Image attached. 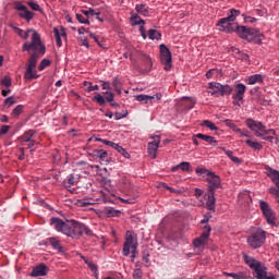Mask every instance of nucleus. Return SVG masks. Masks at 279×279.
Segmentation results:
<instances>
[{"label": "nucleus", "instance_id": "nucleus-1", "mask_svg": "<svg viewBox=\"0 0 279 279\" xmlns=\"http://www.w3.org/2000/svg\"><path fill=\"white\" fill-rule=\"evenodd\" d=\"M17 36L27 40L31 36V41H25L22 46V51H27L29 54L26 72L24 74L25 80H38V74H36V66H38V60L40 56H45L47 48L43 45V40L40 39V34L33 28H28L27 31H23L21 28H15Z\"/></svg>", "mask_w": 279, "mask_h": 279}, {"label": "nucleus", "instance_id": "nucleus-2", "mask_svg": "<svg viewBox=\"0 0 279 279\" xmlns=\"http://www.w3.org/2000/svg\"><path fill=\"white\" fill-rule=\"evenodd\" d=\"M50 223L57 232H61L71 239H80L82 234L93 236V230H90L86 225L75 220L64 221L60 218H51Z\"/></svg>", "mask_w": 279, "mask_h": 279}, {"label": "nucleus", "instance_id": "nucleus-3", "mask_svg": "<svg viewBox=\"0 0 279 279\" xmlns=\"http://www.w3.org/2000/svg\"><path fill=\"white\" fill-rule=\"evenodd\" d=\"M246 126L251 132H254V135L263 141H268V143H274V136H276V130L267 129L263 122L254 120L252 118L245 121Z\"/></svg>", "mask_w": 279, "mask_h": 279}, {"label": "nucleus", "instance_id": "nucleus-4", "mask_svg": "<svg viewBox=\"0 0 279 279\" xmlns=\"http://www.w3.org/2000/svg\"><path fill=\"white\" fill-rule=\"evenodd\" d=\"M236 16H241V11L231 9L227 17H222L218 21L217 27L219 32H225V34L236 32V23H234Z\"/></svg>", "mask_w": 279, "mask_h": 279}, {"label": "nucleus", "instance_id": "nucleus-5", "mask_svg": "<svg viewBox=\"0 0 279 279\" xmlns=\"http://www.w3.org/2000/svg\"><path fill=\"white\" fill-rule=\"evenodd\" d=\"M244 263L255 271L256 279H276L275 276L267 275V267L263 265V263L258 262L256 258L248 256L246 254L243 255Z\"/></svg>", "mask_w": 279, "mask_h": 279}, {"label": "nucleus", "instance_id": "nucleus-6", "mask_svg": "<svg viewBox=\"0 0 279 279\" xmlns=\"http://www.w3.org/2000/svg\"><path fill=\"white\" fill-rule=\"evenodd\" d=\"M265 241H267V232L263 229H257L247 238V244L253 250L263 247V245H265Z\"/></svg>", "mask_w": 279, "mask_h": 279}, {"label": "nucleus", "instance_id": "nucleus-7", "mask_svg": "<svg viewBox=\"0 0 279 279\" xmlns=\"http://www.w3.org/2000/svg\"><path fill=\"white\" fill-rule=\"evenodd\" d=\"M209 93L214 97H226L232 95V87L230 85H221L220 83H209Z\"/></svg>", "mask_w": 279, "mask_h": 279}, {"label": "nucleus", "instance_id": "nucleus-8", "mask_svg": "<svg viewBox=\"0 0 279 279\" xmlns=\"http://www.w3.org/2000/svg\"><path fill=\"white\" fill-rule=\"evenodd\" d=\"M235 32L238 36H240L243 40H247L248 43H252L254 38L260 36V31L246 26H239V24H236Z\"/></svg>", "mask_w": 279, "mask_h": 279}, {"label": "nucleus", "instance_id": "nucleus-9", "mask_svg": "<svg viewBox=\"0 0 279 279\" xmlns=\"http://www.w3.org/2000/svg\"><path fill=\"white\" fill-rule=\"evenodd\" d=\"M13 8L14 10H16L20 19H23L24 21H26V23H31L32 21H34V16H36V13L29 11V9L25 4H23V2L15 1L13 3Z\"/></svg>", "mask_w": 279, "mask_h": 279}, {"label": "nucleus", "instance_id": "nucleus-10", "mask_svg": "<svg viewBox=\"0 0 279 279\" xmlns=\"http://www.w3.org/2000/svg\"><path fill=\"white\" fill-rule=\"evenodd\" d=\"M259 208H260L262 215L266 219L268 226H276V211H274V209H271V206H269V203L260 199Z\"/></svg>", "mask_w": 279, "mask_h": 279}, {"label": "nucleus", "instance_id": "nucleus-11", "mask_svg": "<svg viewBox=\"0 0 279 279\" xmlns=\"http://www.w3.org/2000/svg\"><path fill=\"white\" fill-rule=\"evenodd\" d=\"M136 242L134 240V235H132V232L126 231L125 240L123 244L122 254L123 256H130V252L132 250V258H136Z\"/></svg>", "mask_w": 279, "mask_h": 279}, {"label": "nucleus", "instance_id": "nucleus-12", "mask_svg": "<svg viewBox=\"0 0 279 279\" xmlns=\"http://www.w3.org/2000/svg\"><path fill=\"white\" fill-rule=\"evenodd\" d=\"M211 230L213 229L208 225H206L203 228V232H202L201 236L196 238L193 241V246L195 247V250H199L202 252L204 250V247H206V241H208V236H210Z\"/></svg>", "mask_w": 279, "mask_h": 279}, {"label": "nucleus", "instance_id": "nucleus-13", "mask_svg": "<svg viewBox=\"0 0 279 279\" xmlns=\"http://www.w3.org/2000/svg\"><path fill=\"white\" fill-rule=\"evenodd\" d=\"M159 49H160L161 62L162 64H165V71H171V62H172L171 50H169L165 44H161L159 46Z\"/></svg>", "mask_w": 279, "mask_h": 279}, {"label": "nucleus", "instance_id": "nucleus-14", "mask_svg": "<svg viewBox=\"0 0 279 279\" xmlns=\"http://www.w3.org/2000/svg\"><path fill=\"white\" fill-rule=\"evenodd\" d=\"M207 184H208V192L215 193L217 189H221V178L215 174V172H207Z\"/></svg>", "mask_w": 279, "mask_h": 279}, {"label": "nucleus", "instance_id": "nucleus-15", "mask_svg": "<svg viewBox=\"0 0 279 279\" xmlns=\"http://www.w3.org/2000/svg\"><path fill=\"white\" fill-rule=\"evenodd\" d=\"M154 141L148 143V154L153 159L156 158V151L160 147V137L158 135L153 136Z\"/></svg>", "mask_w": 279, "mask_h": 279}, {"label": "nucleus", "instance_id": "nucleus-16", "mask_svg": "<svg viewBox=\"0 0 279 279\" xmlns=\"http://www.w3.org/2000/svg\"><path fill=\"white\" fill-rule=\"evenodd\" d=\"M245 90H247V87L243 83H239L235 85V93L232 96V99H235L236 101H243V97H245Z\"/></svg>", "mask_w": 279, "mask_h": 279}, {"label": "nucleus", "instance_id": "nucleus-17", "mask_svg": "<svg viewBox=\"0 0 279 279\" xmlns=\"http://www.w3.org/2000/svg\"><path fill=\"white\" fill-rule=\"evenodd\" d=\"M265 169H266V175H268L271 182H274L277 189H279V171L269 166H266Z\"/></svg>", "mask_w": 279, "mask_h": 279}, {"label": "nucleus", "instance_id": "nucleus-18", "mask_svg": "<svg viewBox=\"0 0 279 279\" xmlns=\"http://www.w3.org/2000/svg\"><path fill=\"white\" fill-rule=\"evenodd\" d=\"M47 271H49V268L45 264H40L33 268L31 276L32 278H38L40 276H47Z\"/></svg>", "mask_w": 279, "mask_h": 279}, {"label": "nucleus", "instance_id": "nucleus-19", "mask_svg": "<svg viewBox=\"0 0 279 279\" xmlns=\"http://www.w3.org/2000/svg\"><path fill=\"white\" fill-rule=\"evenodd\" d=\"M264 80L265 77L263 76V74H253L245 78L244 82L245 84H248V86H254V84H263Z\"/></svg>", "mask_w": 279, "mask_h": 279}, {"label": "nucleus", "instance_id": "nucleus-20", "mask_svg": "<svg viewBox=\"0 0 279 279\" xmlns=\"http://www.w3.org/2000/svg\"><path fill=\"white\" fill-rule=\"evenodd\" d=\"M205 199L208 210H215V204L217 202L215 198V192H208V194L205 195Z\"/></svg>", "mask_w": 279, "mask_h": 279}, {"label": "nucleus", "instance_id": "nucleus-21", "mask_svg": "<svg viewBox=\"0 0 279 279\" xmlns=\"http://www.w3.org/2000/svg\"><path fill=\"white\" fill-rule=\"evenodd\" d=\"M53 34L57 40V46L62 47V37L65 38L66 32H64V28L58 29V27L53 28Z\"/></svg>", "mask_w": 279, "mask_h": 279}, {"label": "nucleus", "instance_id": "nucleus-22", "mask_svg": "<svg viewBox=\"0 0 279 279\" xmlns=\"http://www.w3.org/2000/svg\"><path fill=\"white\" fill-rule=\"evenodd\" d=\"M34 134H36V132H34L33 130L26 131L21 137V145H23L25 147V144H27L29 141H33L32 138H34Z\"/></svg>", "mask_w": 279, "mask_h": 279}, {"label": "nucleus", "instance_id": "nucleus-23", "mask_svg": "<svg viewBox=\"0 0 279 279\" xmlns=\"http://www.w3.org/2000/svg\"><path fill=\"white\" fill-rule=\"evenodd\" d=\"M111 86L113 88L114 92H117L118 95H121V89L123 88V82H121V78H119V76H116L112 82H111Z\"/></svg>", "mask_w": 279, "mask_h": 279}, {"label": "nucleus", "instance_id": "nucleus-24", "mask_svg": "<svg viewBox=\"0 0 279 279\" xmlns=\"http://www.w3.org/2000/svg\"><path fill=\"white\" fill-rule=\"evenodd\" d=\"M225 276L233 279H250V275L245 271H240L238 274L234 272H225Z\"/></svg>", "mask_w": 279, "mask_h": 279}, {"label": "nucleus", "instance_id": "nucleus-25", "mask_svg": "<svg viewBox=\"0 0 279 279\" xmlns=\"http://www.w3.org/2000/svg\"><path fill=\"white\" fill-rule=\"evenodd\" d=\"M185 110H193L195 108V100L190 97H184L181 102Z\"/></svg>", "mask_w": 279, "mask_h": 279}, {"label": "nucleus", "instance_id": "nucleus-26", "mask_svg": "<svg viewBox=\"0 0 279 279\" xmlns=\"http://www.w3.org/2000/svg\"><path fill=\"white\" fill-rule=\"evenodd\" d=\"M135 10L137 14H142V16H149V7H147V4H136Z\"/></svg>", "mask_w": 279, "mask_h": 279}, {"label": "nucleus", "instance_id": "nucleus-27", "mask_svg": "<svg viewBox=\"0 0 279 279\" xmlns=\"http://www.w3.org/2000/svg\"><path fill=\"white\" fill-rule=\"evenodd\" d=\"M136 101H141L144 104H154L155 96H147V95H137L135 96Z\"/></svg>", "mask_w": 279, "mask_h": 279}, {"label": "nucleus", "instance_id": "nucleus-28", "mask_svg": "<svg viewBox=\"0 0 279 279\" xmlns=\"http://www.w3.org/2000/svg\"><path fill=\"white\" fill-rule=\"evenodd\" d=\"M49 244L53 247V250H57L58 252H64V247H62V244H60V241L56 238H49Z\"/></svg>", "mask_w": 279, "mask_h": 279}, {"label": "nucleus", "instance_id": "nucleus-29", "mask_svg": "<svg viewBox=\"0 0 279 279\" xmlns=\"http://www.w3.org/2000/svg\"><path fill=\"white\" fill-rule=\"evenodd\" d=\"M196 138H201V141H205V143H209V145H215L217 143L215 137L202 133L196 134Z\"/></svg>", "mask_w": 279, "mask_h": 279}, {"label": "nucleus", "instance_id": "nucleus-30", "mask_svg": "<svg viewBox=\"0 0 279 279\" xmlns=\"http://www.w3.org/2000/svg\"><path fill=\"white\" fill-rule=\"evenodd\" d=\"M131 25H145V20L136 13H131Z\"/></svg>", "mask_w": 279, "mask_h": 279}, {"label": "nucleus", "instance_id": "nucleus-31", "mask_svg": "<svg viewBox=\"0 0 279 279\" xmlns=\"http://www.w3.org/2000/svg\"><path fill=\"white\" fill-rule=\"evenodd\" d=\"M231 50L238 56V58H240V60H243L244 62H250V56L247 53L241 52L239 48H231Z\"/></svg>", "mask_w": 279, "mask_h": 279}, {"label": "nucleus", "instance_id": "nucleus-32", "mask_svg": "<svg viewBox=\"0 0 279 279\" xmlns=\"http://www.w3.org/2000/svg\"><path fill=\"white\" fill-rule=\"evenodd\" d=\"M245 143H246V145H248V147H251V149H255L257 151H260V149H263V144H260L258 142H254L252 140H246Z\"/></svg>", "mask_w": 279, "mask_h": 279}, {"label": "nucleus", "instance_id": "nucleus-33", "mask_svg": "<svg viewBox=\"0 0 279 279\" xmlns=\"http://www.w3.org/2000/svg\"><path fill=\"white\" fill-rule=\"evenodd\" d=\"M148 38L150 40H160V38H162V35L156 29H149L148 31Z\"/></svg>", "mask_w": 279, "mask_h": 279}, {"label": "nucleus", "instance_id": "nucleus-34", "mask_svg": "<svg viewBox=\"0 0 279 279\" xmlns=\"http://www.w3.org/2000/svg\"><path fill=\"white\" fill-rule=\"evenodd\" d=\"M223 151L226 156L232 160V162H235V165H241V159L239 157H234V153H232V150H226V148H223Z\"/></svg>", "mask_w": 279, "mask_h": 279}, {"label": "nucleus", "instance_id": "nucleus-35", "mask_svg": "<svg viewBox=\"0 0 279 279\" xmlns=\"http://www.w3.org/2000/svg\"><path fill=\"white\" fill-rule=\"evenodd\" d=\"M25 107L23 105H17L13 111L11 112V116L16 119V117H21V114L23 113V109Z\"/></svg>", "mask_w": 279, "mask_h": 279}, {"label": "nucleus", "instance_id": "nucleus-36", "mask_svg": "<svg viewBox=\"0 0 279 279\" xmlns=\"http://www.w3.org/2000/svg\"><path fill=\"white\" fill-rule=\"evenodd\" d=\"M119 210L112 208V207H108L105 209V214L107 217H119Z\"/></svg>", "mask_w": 279, "mask_h": 279}, {"label": "nucleus", "instance_id": "nucleus-37", "mask_svg": "<svg viewBox=\"0 0 279 279\" xmlns=\"http://www.w3.org/2000/svg\"><path fill=\"white\" fill-rule=\"evenodd\" d=\"M84 86L87 93H93V90H99V85H93L90 82H84Z\"/></svg>", "mask_w": 279, "mask_h": 279}, {"label": "nucleus", "instance_id": "nucleus-38", "mask_svg": "<svg viewBox=\"0 0 279 279\" xmlns=\"http://www.w3.org/2000/svg\"><path fill=\"white\" fill-rule=\"evenodd\" d=\"M27 5L34 10V12H40L43 14V8L39 7L38 3L34 1H28Z\"/></svg>", "mask_w": 279, "mask_h": 279}, {"label": "nucleus", "instance_id": "nucleus-39", "mask_svg": "<svg viewBox=\"0 0 279 279\" xmlns=\"http://www.w3.org/2000/svg\"><path fill=\"white\" fill-rule=\"evenodd\" d=\"M144 64L146 66L145 71L147 72L151 71L153 63H151V58L149 56L144 57Z\"/></svg>", "mask_w": 279, "mask_h": 279}, {"label": "nucleus", "instance_id": "nucleus-40", "mask_svg": "<svg viewBox=\"0 0 279 279\" xmlns=\"http://www.w3.org/2000/svg\"><path fill=\"white\" fill-rule=\"evenodd\" d=\"M82 258H83L84 263L87 265V267L90 268L92 271H97V265H95L93 263V260H90V259H88L86 257H82Z\"/></svg>", "mask_w": 279, "mask_h": 279}, {"label": "nucleus", "instance_id": "nucleus-41", "mask_svg": "<svg viewBox=\"0 0 279 279\" xmlns=\"http://www.w3.org/2000/svg\"><path fill=\"white\" fill-rule=\"evenodd\" d=\"M93 101H97V104H99V106H106V98H104V96H101V94H97L93 98Z\"/></svg>", "mask_w": 279, "mask_h": 279}, {"label": "nucleus", "instance_id": "nucleus-42", "mask_svg": "<svg viewBox=\"0 0 279 279\" xmlns=\"http://www.w3.org/2000/svg\"><path fill=\"white\" fill-rule=\"evenodd\" d=\"M73 184H75V177H73V174H71L66 181H64V186L65 189H71V186H73Z\"/></svg>", "mask_w": 279, "mask_h": 279}, {"label": "nucleus", "instance_id": "nucleus-43", "mask_svg": "<svg viewBox=\"0 0 279 279\" xmlns=\"http://www.w3.org/2000/svg\"><path fill=\"white\" fill-rule=\"evenodd\" d=\"M51 65V61L48 59H44L39 65H38V71H45L46 66H50Z\"/></svg>", "mask_w": 279, "mask_h": 279}, {"label": "nucleus", "instance_id": "nucleus-44", "mask_svg": "<svg viewBox=\"0 0 279 279\" xmlns=\"http://www.w3.org/2000/svg\"><path fill=\"white\" fill-rule=\"evenodd\" d=\"M76 20L78 23H82L84 25H90V21L87 20V17H84V15L76 13Z\"/></svg>", "mask_w": 279, "mask_h": 279}, {"label": "nucleus", "instance_id": "nucleus-45", "mask_svg": "<svg viewBox=\"0 0 279 279\" xmlns=\"http://www.w3.org/2000/svg\"><path fill=\"white\" fill-rule=\"evenodd\" d=\"M175 169H181L182 171H189L191 169V163L189 161H183Z\"/></svg>", "mask_w": 279, "mask_h": 279}, {"label": "nucleus", "instance_id": "nucleus-46", "mask_svg": "<svg viewBox=\"0 0 279 279\" xmlns=\"http://www.w3.org/2000/svg\"><path fill=\"white\" fill-rule=\"evenodd\" d=\"M14 104H16V98H14L12 96L4 100V106H7V108H12V106H14Z\"/></svg>", "mask_w": 279, "mask_h": 279}, {"label": "nucleus", "instance_id": "nucleus-47", "mask_svg": "<svg viewBox=\"0 0 279 279\" xmlns=\"http://www.w3.org/2000/svg\"><path fill=\"white\" fill-rule=\"evenodd\" d=\"M203 125H205V128H208L209 130H213V131H217L218 130L217 125H215V123H213L209 120H205L203 122Z\"/></svg>", "mask_w": 279, "mask_h": 279}, {"label": "nucleus", "instance_id": "nucleus-48", "mask_svg": "<svg viewBox=\"0 0 279 279\" xmlns=\"http://www.w3.org/2000/svg\"><path fill=\"white\" fill-rule=\"evenodd\" d=\"M102 95H106V101L112 104L114 101V93L112 92H104Z\"/></svg>", "mask_w": 279, "mask_h": 279}, {"label": "nucleus", "instance_id": "nucleus-49", "mask_svg": "<svg viewBox=\"0 0 279 279\" xmlns=\"http://www.w3.org/2000/svg\"><path fill=\"white\" fill-rule=\"evenodd\" d=\"M1 84L2 86H7V88H10V86H12V78H10V76H4L1 80Z\"/></svg>", "mask_w": 279, "mask_h": 279}, {"label": "nucleus", "instance_id": "nucleus-50", "mask_svg": "<svg viewBox=\"0 0 279 279\" xmlns=\"http://www.w3.org/2000/svg\"><path fill=\"white\" fill-rule=\"evenodd\" d=\"M100 83L102 86V90H107V92L112 90V86H111L110 82L100 81Z\"/></svg>", "mask_w": 279, "mask_h": 279}, {"label": "nucleus", "instance_id": "nucleus-51", "mask_svg": "<svg viewBox=\"0 0 279 279\" xmlns=\"http://www.w3.org/2000/svg\"><path fill=\"white\" fill-rule=\"evenodd\" d=\"M97 156L100 160H106L108 158V151L100 149L98 150Z\"/></svg>", "mask_w": 279, "mask_h": 279}, {"label": "nucleus", "instance_id": "nucleus-52", "mask_svg": "<svg viewBox=\"0 0 279 279\" xmlns=\"http://www.w3.org/2000/svg\"><path fill=\"white\" fill-rule=\"evenodd\" d=\"M219 73V70L211 69L206 73L207 80H213V76Z\"/></svg>", "mask_w": 279, "mask_h": 279}, {"label": "nucleus", "instance_id": "nucleus-53", "mask_svg": "<svg viewBox=\"0 0 279 279\" xmlns=\"http://www.w3.org/2000/svg\"><path fill=\"white\" fill-rule=\"evenodd\" d=\"M143 278V272L141 271V269H135L133 272V279H141Z\"/></svg>", "mask_w": 279, "mask_h": 279}, {"label": "nucleus", "instance_id": "nucleus-54", "mask_svg": "<svg viewBox=\"0 0 279 279\" xmlns=\"http://www.w3.org/2000/svg\"><path fill=\"white\" fill-rule=\"evenodd\" d=\"M196 173H199L201 175L206 174L208 177V173H211L210 171H208L205 168H196Z\"/></svg>", "mask_w": 279, "mask_h": 279}, {"label": "nucleus", "instance_id": "nucleus-55", "mask_svg": "<svg viewBox=\"0 0 279 279\" xmlns=\"http://www.w3.org/2000/svg\"><path fill=\"white\" fill-rule=\"evenodd\" d=\"M140 33H141V36L143 37L144 40H147V33L145 32V26L144 24H142L140 26Z\"/></svg>", "mask_w": 279, "mask_h": 279}, {"label": "nucleus", "instance_id": "nucleus-56", "mask_svg": "<svg viewBox=\"0 0 279 279\" xmlns=\"http://www.w3.org/2000/svg\"><path fill=\"white\" fill-rule=\"evenodd\" d=\"M27 149H31V154H34V149H32V147H34V145H36V141L31 140L29 142H27Z\"/></svg>", "mask_w": 279, "mask_h": 279}, {"label": "nucleus", "instance_id": "nucleus-57", "mask_svg": "<svg viewBox=\"0 0 279 279\" xmlns=\"http://www.w3.org/2000/svg\"><path fill=\"white\" fill-rule=\"evenodd\" d=\"M269 193L276 197L279 194V187H270Z\"/></svg>", "mask_w": 279, "mask_h": 279}, {"label": "nucleus", "instance_id": "nucleus-58", "mask_svg": "<svg viewBox=\"0 0 279 279\" xmlns=\"http://www.w3.org/2000/svg\"><path fill=\"white\" fill-rule=\"evenodd\" d=\"M194 193H195V197L199 198L204 195V191H202L201 189L196 187L194 190Z\"/></svg>", "mask_w": 279, "mask_h": 279}, {"label": "nucleus", "instance_id": "nucleus-59", "mask_svg": "<svg viewBox=\"0 0 279 279\" xmlns=\"http://www.w3.org/2000/svg\"><path fill=\"white\" fill-rule=\"evenodd\" d=\"M7 132H10L9 125H2L0 129V134H5Z\"/></svg>", "mask_w": 279, "mask_h": 279}, {"label": "nucleus", "instance_id": "nucleus-60", "mask_svg": "<svg viewBox=\"0 0 279 279\" xmlns=\"http://www.w3.org/2000/svg\"><path fill=\"white\" fill-rule=\"evenodd\" d=\"M235 133L239 134V136H245L246 138H250V135L246 134L243 130L239 129L235 131Z\"/></svg>", "mask_w": 279, "mask_h": 279}, {"label": "nucleus", "instance_id": "nucleus-61", "mask_svg": "<svg viewBox=\"0 0 279 279\" xmlns=\"http://www.w3.org/2000/svg\"><path fill=\"white\" fill-rule=\"evenodd\" d=\"M244 21L246 23H256V19L255 17H252V16H245L244 17Z\"/></svg>", "mask_w": 279, "mask_h": 279}, {"label": "nucleus", "instance_id": "nucleus-62", "mask_svg": "<svg viewBox=\"0 0 279 279\" xmlns=\"http://www.w3.org/2000/svg\"><path fill=\"white\" fill-rule=\"evenodd\" d=\"M102 144H104V145H108L109 147H112V148L116 146V143H114V142H110V141H108V140L102 141Z\"/></svg>", "mask_w": 279, "mask_h": 279}, {"label": "nucleus", "instance_id": "nucleus-63", "mask_svg": "<svg viewBox=\"0 0 279 279\" xmlns=\"http://www.w3.org/2000/svg\"><path fill=\"white\" fill-rule=\"evenodd\" d=\"M81 45H82L83 47H86V49H89V48H90V45H88V39H82V40H81Z\"/></svg>", "mask_w": 279, "mask_h": 279}, {"label": "nucleus", "instance_id": "nucleus-64", "mask_svg": "<svg viewBox=\"0 0 279 279\" xmlns=\"http://www.w3.org/2000/svg\"><path fill=\"white\" fill-rule=\"evenodd\" d=\"M116 121H119L120 119H125V114H121L120 112H117L114 114Z\"/></svg>", "mask_w": 279, "mask_h": 279}]
</instances>
